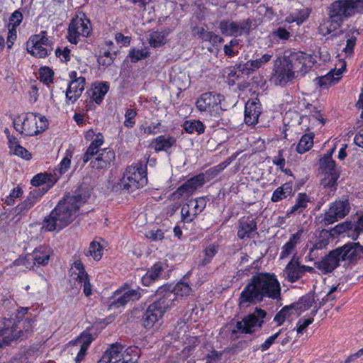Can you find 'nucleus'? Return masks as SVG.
Segmentation results:
<instances>
[{"instance_id":"f257e3e1","label":"nucleus","mask_w":363,"mask_h":363,"mask_svg":"<svg viewBox=\"0 0 363 363\" xmlns=\"http://www.w3.org/2000/svg\"><path fill=\"white\" fill-rule=\"evenodd\" d=\"M280 294V284L274 274L257 273L251 277L242 291L239 306L247 308L262 301L264 298L277 299Z\"/></svg>"},{"instance_id":"f03ea898","label":"nucleus","mask_w":363,"mask_h":363,"mask_svg":"<svg viewBox=\"0 0 363 363\" xmlns=\"http://www.w3.org/2000/svg\"><path fill=\"white\" fill-rule=\"evenodd\" d=\"M89 195L78 190L73 195L61 199L50 213L45 217L43 228L46 231H60L69 225L78 216L79 208L85 203Z\"/></svg>"},{"instance_id":"7ed1b4c3","label":"nucleus","mask_w":363,"mask_h":363,"mask_svg":"<svg viewBox=\"0 0 363 363\" xmlns=\"http://www.w3.org/2000/svg\"><path fill=\"white\" fill-rule=\"evenodd\" d=\"M363 13V0H336L328 8V20L318 27L319 34L325 36L340 28L344 21Z\"/></svg>"},{"instance_id":"20e7f679","label":"nucleus","mask_w":363,"mask_h":363,"mask_svg":"<svg viewBox=\"0 0 363 363\" xmlns=\"http://www.w3.org/2000/svg\"><path fill=\"white\" fill-rule=\"evenodd\" d=\"M230 162L224 161L208 169L205 174L200 173L184 182L182 185L179 186L170 195L172 200H179L183 197H189L191 196L199 188H201L205 184V177L208 179H212L216 177L222 171H223L228 165Z\"/></svg>"},{"instance_id":"39448f33","label":"nucleus","mask_w":363,"mask_h":363,"mask_svg":"<svg viewBox=\"0 0 363 363\" xmlns=\"http://www.w3.org/2000/svg\"><path fill=\"white\" fill-rule=\"evenodd\" d=\"M139 357L137 347H124L116 343L110 345L97 363H137Z\"/></svg>"},{"instance_id":"423d86ee","label":"nucleus","mask_w":363,"mask_h":363,"mask_svg":"<svg viewBox=\"0 0 363 363\" xmlns=\"http://www.w3.org/2000/svg\"><path fill=\"white\" fill-rule=\"evenodd\" d=\"M14 128L26 136H33L44 131L48 127V121L44 116L34 113H28L22 119L20 116L13 121Z\"/></svg>"},{"instance_id":"0eeeda50","label":"nucleus","mask_w":363,"mask_h":363,"mask_svg":"<svg viewBox=\"0 0 363 363\" xmlns=\"http://www.w3.org/2000/svg\"><path fill=\"white\" fill-rule=\"evenodd\" d=\"M320 169L323 174L321 179V185L328 189L329 194H334L337 190V181L340 177V167L335 164V162L331 158V154H325L320 160Z\"/></svg>"},{"instance_id":"6e6552de","label":"nucleus","mask_w":363,"mask_h":363,"mask_svg":"<svg viewBox=\"0 0 363 363\" xmlns=\"http://www.w3.org/2000/svg\"><path fill=\"white\" fill-rule=\"evenodd\" d=\"M224 96L213 91L205 92L199 96L196 101L197 109L207 115L218 118L226 109L223 108Z\"/></svg>"},{"instance_id":"1a4fd4ad","label":"nucleus","mask_w":363,"mask_h":363,"mask_svg":"<svg viewBox=\"0 0 363 363\" xmlns=\"http://www.w3.org/2000/svg\"><path fill=\"white\" fill-rule=\"evenodd\" d=\"M147 182V172L142 164L127 167L121 180V187L133 192L146 185Z\"/></svg>"},{"instance_id":"9d476101","label":"nucleus","mask_w":363,"mask_h":363,"mask_svg":"<svg viewBox=\"0 0 363 363\" xmlns=\"http://www.w3.org/2000/svg\"><path fill=\"white\" fill-rule=\"evenodd\" d=\"M266 315L265 311L256 308L252 313L236 322L235 328L232 330V334H252L262 327Z\"/></svg>"},{"instance_id":"9b49d317","label":"nucleus","mask_w":363,"mask_h":363,"mask_svg":"<svg viewBox=\"0 0 363 363\" xmlns=\"http://www.w3.org/2000/svg\"><path fill=\"white\" fill-rule=\"evenodd\" d=\"M340 261L345 263L355 264L363 258V245L359 242H348L335 249Z\"/></svg>"},{"instance_id":"f8f14e48","label":"nucleus","mask_w":363,"mask_h":363,"mask_svg":"<svg viewBox=\"0 0 363 363\" xmlns=\"http://www.w3.org/2000/svg\"><path fill=\"white\" fill-rule=\"evenodd\" d=\"M332 231L336 235H343L352 240L358 239L363 233V213L358 216L357 220H346L335 225Z\"/></svg>"},{"instance_id":"ddd939ff","label":"nucleus","mask_w":363,"mask_h":363,"mask_svg":"<svg viewBox=\"0 0 363 363\" xmlns=\"http://www.w3.org/2000/svg\"><path fill=\"white\" fill-rule=\"evenodd\" d=\"M350 211V204L347 199H340L330 203L324 213L322 221L325 225L333 224L339 219L345 218Z\"/></svg>"},{"instance_id":"4468645a","label":"nucleus","mask_w":363,"mask_h":363,"mask_svg":"<svg viewBox=\"0 0 363 363\" xmlns=\"http://www.w3.org/2000/svg\"><path fill=\"white\" fill-rule=\"evenodd\" d=\"M91 30L90 21L87 18H74L71 21L68 28V40L77 45L80 37L86 38Z\"/></svg>"},{"instance_id":"2eb2a0df","label":"nucleus","mask_w":363,"mask_h":363,"mask_svg":"<svg viewBox=\"0 0 363 363\" xmlns=\"http://www.w3.org/2000/svg\"><path fill=\"white\" fill-rule=\"evenodd\" d=\"M23 323V320L16 322L12 318L4 319L2 325H0V347L10 344L18 337L21 332V325Z\"/></svg>"},{"instance_id":"dca6fc26","label":"nucleus","mask_w":363,"mask_h":363,"mask_svg":"<svg viewBox=\"0 0 363 363\" xmlns=\"http://www.w3.org/2000/svg\"><path fill=\"white\" fill-rule=\"evenodd\" d=\"M250 26L251 23L248 19L240 21L225 19L220 22L218 28L223 35L236 38L242 35H248Z\"/></svg>"},{"instance_id":"f3484780","label":"nucleus","mask_w":363,"mask_h":363,"mask_svg":"<svg viewBox=\"0 0 363 363\" xmlns=\"http://www.w3.org/2000/svg\"><path fill=\"white\" fill-rule=\"evenodd\" d=\"M285 57L291 62L295 73H301L302 75L307 73L315 62L312 55L300 51L293 52Z\"/></svg>"},{"instance_id":"a211bd4d","label":"nucleus","mask_w":363,"mask_h":363,"mask_svg":"<svg viewBox=\"0 0 363 363\" xmlns=\"http://www.w3.org/2000/svg\"><path fill=\"white\" fill-rule=\"evenodd\" d=\"M284 56L279 64L274 65L273 79L277 85L284 86L296 77L294 69Z\"/></svg>"},{"instance_id":"6ab92c4d","label":"nucleus","mask_w":363,"mask_h":363,"mask_svg":"<svg viewBox=\"0 0 363 363\" xmlns=\"http://www.w3.org/2000/svg\"><path fill=\"white\" fill-rule=\"evenodd\" d=\"M141 297L140 289H131L125 285L123 287L116 290L113 300L111 301L110 307L111 308H118L124 307L128 303L139 300Z\"/></svg>"},{"instance_id":"aec40b11","label":"nucleus","mask_w":363,"mask_h":363,"mask_svg":"<svg viewBox=\"0 0 363 363\" xmlns=\"http://www.w3.org/2000/svg\"><path fill=\"white\" fill-rule=\"evenodd\" d=\"M155 294L158 298L155 302L162 308V309L164 313L169 308L176 306L179 301L169 286L164 285L159 287Z\"/></svg>"},{"instance_id":"412c9836","label":"nucleus","mask_w":363,"mask_h":363,"mask_svg":"<svg viewBox=\"0 0 363 363\" xmlns=\"http://www.w3.org/2000/svg\"><path fill=\"white\" fill-rule=\"evenodd\" d=\"M92 341L93 337L90 333H82L76 340L69 342L72 347V353L77 352L76 362L79 363L84 359Z\"/></svg>"},{"instance_id":"4be33fe9","label":"nucleus","mask_w":363,"mask_h":363,"mask_svg":"<svg viewBox=\"0 0 363 363\" xmlns=\"http://www.w3.org/2000/svg\"><path fill=\"white\" fill-rule=\"evenodd\" d=\"M49 191V187L32 189L26 199L16 208L18 214H24L40 201L43 195Z\"/></svg>"},{"instance_id":"5701e85b","label":"nucleus","mask_w":363,"mask_h":363,"mask_svg":"<svg viewBox=\"0 0 363 363\" xmlns=\"http://www.w3.org/2000/svg\"><path fill=\"white\" fill-rule=\"evenodd\" d=\"M162 308L155 301L148 306L142 317V324L145 328H152L162 319L165 313Z\"/></svg>"},{"instance_id":"b1692460","label":"nucleus","mask_w":363,"mask_h":363,"mask_svg":"<svg viewBox=\"0 0 363 363\" xmlns=\"http://www.w3.org/2000/svg\"><path fill=\"white\" fill-rule=\"evenodd\" d=\"M71 276L79 283L83 284L84 294L86 296L91 294V286L89 282V277L85 271L84 266L81 260L74 261L71 268Z\"/></svg>"},{"instance_id":"393cba45","label":"nucleus","mask_w":363,"mask_h":363,"mask_svg":"<svg viewBox=\"0 0 363 363\" xmlns=\"http://www.w3.org/2000/svg\"><path fill=\"white\" fill-rule=\"evenodd\" d=\"M262 113V105L257 99L247 101L245 106V122L247 125H255Z\"/></svg>"},{"instance_id":"a878e982","label":"nucleus","mask_w":363,"mask_h":363,"mask_svg":"<svg viewBox=\"0 0 363 363\" xmlns=\"http://www.w3.org/2000/svg\"><path fill=\"white\" fill-rule=\"evenodd\" d=\"M340 262L337 253L335 250H333L320 261L315 262L314 266L323 274H326L331 273L339 267Z\"/></svg>"},{"instance_id":"bb28decb","label":"nucleus","mask_w":363,"mask_h":363,"mask_svg":"<svg viewBox=\"0 0 363 363\" xmlns=\"http://www.w3.org/2000/svg\"><path fill=\"white\" fill-rule=\"evenodd\" d=\"M284 276L289 282L294 283L303 276L302 264L299 257L294 255L284 269Z\"/></svg>"},{"instance_id":"cd10ccee","label":"nucleus","mask_w":363,"mask_h":363,"mask_svg":"<svg viewBox=\"0 0 363 363\" xmlns=\"http://www.w3.org/2000/svg\"><path fill=\"white\" fill-rule=\"evenodd\" d=\"M177 144L175 137L170 135H161L153 138L150 142V147L156 152H165L169 155L171 153V148Z\"/></svg>"},{"instance_id":"c85d7f7f","label":"nucleus","mask_w":363,"mask_h":363,"mask_svg":"<svg viewBox=\"0 0 363 363\" xmlns=\"http://www.w3.org/2000/svg\"><path fill=\"white\" fill-rule=\"evenodd\" d=\"M115 160V152L111 148H104L96 155L94 160H91V165L97 169L109 168Z\"/></svg>"},{"instance_id":"c756f323","label":"nucleus","mask_w":363,"mask_h":363,"mask_svg":"<svg viewBox=\"0 0 363 363\" xmlns=\"http://www.w3.org/2000/svg\"><path fill=\"white\" fill-rule=\"evenodd\" d=\"M85 77L81 76L79 80L70 81L66 90V99L72 104L81 96L85 86Z\"/></svg>"},{"instance_id":"7c9ffc66","label":"nucleus","mask_w":363,"mask_h":363,"mask_svg":"<svg viewBox=\"0 0 363 363\" xmlns=\"http://www.w3.org/2000/svg\"><path fill=\"white\" fill-rule=\"evenodd\" d=\"M335 235V234H334L332 230L329 231L328 230H322L318 236L308 242L306 247H311L317 252L320 250H323L328 246L332 236Z\"/></svg>"},{"instance_id":"2f4dec72","label":"nucleus","mask_w":363,"mask_h":363,"mask_svg":"<svg viewBox=\"0 0 363 363\" xmlns=\"http://www.w3.org/2000/svg\"><path fill=\"white\" fill-rule=\"evenodd\" d=\"M257 222L255 219L250 217L240 219L238 224V237L240 240L250 238L252 234L257 230Z\"/></svg>"},{"instance_id":"473e14b6","label":"nucleus","mask_w":363,"mask_h":363,"mask_svg":"<svg viewBox=\"0 0 363 363\" xmlns=\"http://www.w3.org/2000/svg\"><path fill=\"white\" fill-rule=\"evenodd\" d=\"M57 182V177L52 174L40 173L33 177L30 184L33 189H42L49 187V190Z\"/></svg>"},{"instance_id":"72a5a7b5","label":"nucleus","mask_w":363,"mask_h":363,"mask_svg":"<svg viewBox=\"0 0 363 363\" xmlns=\"http://www.w3.org/2000/svg\"><path fill=\"white\" fill-rule=\"evenodd\" d=\"M303 229H299L296 233L291 235L289 240L281 247L280 259L288 257L295 250L296 245L301 242Z\"/></svg>"},{"instance_id":"f704fd0d","label":"nucleus","mask_w":363,"mask_h":363,"mask_svg":"<svg viewBox=\"0 0 363 363\" xmlns=\"http://www.w3.org/2000/svg\"><path fill=\"white\" fill-rule=\"evenodd\" d=\"M310 199L305 193H299L296 198L294 206L286 213V216L290 218L292 216L300 215L308 208Z\"/></svg>"},{"instance_id":"c9c22d12","label":"nucleus","mask_w":363,"mask_h":363,"mask_svg":"<svg viewBox=\"0 0 363 363\" xmlns=\"http://www.w3.org/2000/svg\"><path fill=\"white\" fill-rule=\"evenodd\" d=\"M164 270V264L161 262L155 263L142 277L143 285L149 286L157 281Z\"/></svg>"},{"instance_id":"e433bc0d","label":"nucleus","mask_w":363,"mask_h":363,"mask_svg":"<svg viewBox=\"0 0 363 363\" xmlns=\"http://www.w3.org/2000/svg\"><path fill=\"white\" fill-rule=\"evenodd\" d=\"M51 254L52 250L48 246H40L35 248L31 255L33 264L43 266L48 264Z\"/></svg>"},{"instance_id":"4c0bfd02","label":"nucleus","mask_w":363,"mask_h":363,"mask_svg":"<svg viewBox=\"0 0 363 363\" xmlns=\"http://www.w3.org/2000/svg\"><path fill=\"white\" fill-rule=\"evenodd\" d=\"M294 194L293 184L291 182H286L273 191L271 196V201L277 203L287 197H291Z\"/></svg>"},{"instance_id":"58836bf2","label":"nucleus","mask_w":363,"mask_h":363,"mask_svg":"<svg viewBox=\"0 0 363 363\" xmlns=\"http://www.w3.org/2000/svg\"><path fill=\"white\" fill-rule=\"evenodd\" d=\"M104 136L99 133L96 135L95 139L91 143L83 156L84 163H86L91 160L94 155H97L101 151V146L104 144Z\"/></svg>"},{"instance_id":"ea45409f","label":"nucleus","mask_w":363,"mask_h":363,"mask_svg":"<svg viewBox=\"0 0 363 363\" xmlns=\"http://www.w3.org/2000/svg\"><path fill=\"white\" fill-rule=\"evenodd\" d=\"M109 84L107 82L95 84L91 89V97L97 104H100L108 91Z\"/></svg>"},{"instance_id":"a19ab883","label":"nucleus","mask_w":363,"mask_h":363,"mask_svg":"<svg viewBox=\"0 0 363 363\" xmlns=\"http://www.w3.org/2000/svg\"><path fill=\"white\" fill-rule=\"evenodd\" d=\"M314 134L313 133L303 135L296 145V151L299 154H303L309 151L313 146Z\"/></svg>"},{"instance_id":"79ce46f5","label":"nucleus","mask_w":363,"mask_h":363,"mask_svg":"<svg viewBox=\"0 0 363 363\" xmlns=\"http://www.w3.org/2000/svg\"><path fill=\"white\" fill-rule=\"evenodd\" d=\"M73 152L71 150H67L65 157L58 165V167L53 171V175L57 177V180L62 174L67 172L71 164Z\"/></svg>"},{"instance_id":"37998d69","label":"nucleus","mask_w":363,"mask_h":363,"mask_svg":"<svg viewBox=\"0 0 363 363\" xmlns=\"http://www.w3.org/2000/svg\"><path fill=\"white\" fill-rule=\"evenodd\" d=\"M206 203V197L205 196L191 199L189 201L188 203L189 206H194L192 208V217L189 219V221H193V220L205 209Z\"/></svg>"},{"instance_id":"c03bdc74","label":"nucleus","mask_w":363,"mask_h":363,"mask_svg":"<svg viewBox=\"0 0 363 363\" xmlns=\"http://www.w3.org/2000/svg\"><path fill=\"white\" fill-rule=\"evenodd\" d=\"M311 12V9L309 8L298 10L296 12L292 13L288 16L286 17V21L289 23L295 22L298 25H300L308 19Z\"/></svg>"},{"instance_id":"a18cd8bd","label":"nucleus","mask_w":363,"mask_h":363,"mask_svg":"<svg viewBox=\"0 0 363 363\" xmlns=\"http://www.w3.org/2000/svg\"><path fill=\"white\" fill-rule=\"evenodd\" d=\"M184 129L188 133L191 134L196 132L198 135H201L205 131V125L199 120L186 121L184 123Z\"/></svg>"},{"instance_id":"49530a36","label":"nucleus","mask_w":363,"mask_h":363,"mask_svg":"<svg viewBox=\"0 0 363 363\" xmlns=\"http://www.w3.org/2000/svg\"><path fill=\"white\" fill-rule=\"evenodd\" d=\"M87 257H92L95 260L99 261L101 259L103 255L102 245L95 240L91 242L89 249L84 252Z\"/></svg>"},{"instance_id":"de8ad7c7","label":"nucleus","mask_w":363,"mask_h":363,"mask_svg":"<svg viewBox=\"0 0 363 363\" xmlns=\"http://www.w3.org/2000/svg\"><path fill=\"white\" fill-rule=\"evenodd\" d=\"M315 303V296L314 294H308L303 296H302L298 302L294 305V308L296 306V308L300 310L301 311H304L310 308Z\"/></svg>"},{"instance_id":"09e8293b","label":"nucleus","mask_w":363,"mask_h":363,"mask_svg":"<svg viewBox=\"0 0 363 363\" xmlns=\"http://www.w3.org/2000/svg\"><path fill=\"white\" fill-rule=\"evenodd\" d=\"M149 43L153 48H158L165 44V35L163 32L152 31L149 35Z\"/></svg>"},{"instance_id":"8fccbe9b","label":"nucleus","mask_w":363,"mask_h":363,"mask_svg":"<svg viewBox=\"0 0 363 363\" xmlns=\"http://www.w3.org/2000/svg\"><path fill=\"white\" fill-rule=\"evenodd\" d=\"M172 291L175 294L176 297L186 296L190 294L191 291V286L184 281L178 282L172 289Z\"/></svg>"},{"instance_id":"3c124183","label":"nucleus","mask_w":363,"mask_h":363,"mask_svg":"<svg viewBox=\"0 0 363 363\" xmlns=\"http://www.w3.org/2000/svg\"><path fill=\"white\" fill-rule=\"evenodd\" d=\"M150 53L147 48L135 49L130 50L128 57L132 62H137L141 60L146 59L149 57Z\"/></svg>"},{"instance_id":"603ef678","label":"nucleus","mask_w":363,"mask_h":363,"mask_svg":"<svg viewBox=\"0 0 363 363\" xmlns=\"http://www.w3.org/2000/svg\"><path fill=\"white\" fill-rule=\"evenodd\" d=\"M28 52H30L32 55L40 57V58H44L46 56H48L50 51H48L45 48L43 47V45H30L28 46Z\"/></svg>"},{"instance_id":"864d4df0","label":"nucleus","mask_w":363,"mask_h":363,"mask_svg":"<svg viewBox=\"0 0 363 363\" xmlns=\"http://www.w3.org/2000/svg\"><path fill=\"white\" fill-rule=\"evenodd\" d=\"M54 72L48 67H43L39 69V79L45 84H50L53 81Z\"/></svg>"},{"instance_id":"5fc2aeb1","label":"nucleus","mask_w":363,"mask_h":363,"mask_svg":"<svg viewBox=\"0 0 363 363\" xmlns=\"http://www.w3.org/2000/svg\"><path fill=\"white\" fill-rule=\"evenodd\" d=\"M49 39L47 37V32L46 31H41L40 34L38 35H32L28 41V46L30 45H49Z\"/></svg>"},{"instance_id":"6e6d98bb","label":"nucleus","mask_w":363,"mask_h":363,"mask_svg":"<svg viewBox=\"0 0 363 363\" xmlns=\"http://www.w3.org/2000/svg\"><path fill=\"white\" fill-rule=\"evenodd\" d=\"M218 250V245L216 243L209 244L204 249L205 257L203 259V264L211 262L212 258L217 254Z\"/></svg>"},{"instance_id":"4d7b16f0","label":"nucleus","mask_w":363,"mask_h":363,"mask_svg":"<svg viewBox=\"0 0 363 363\" xmlns=\"http://www.w3.org/2000/svg\"><path fill=\"white\" fill-rule=\"evenodd\" d=\"M272 52L264 54L261 57L256 60H252L251 66L255 69V71H257L259 68L268 64L272 60Z\"/></svg>"},{"instance_id":"13d9d810","label":"nucleus","mask_w":363,"mask_h":363,"mask_svg":"<svg viewBox=\"0 0 363 363\" xmlns=\"http://www.w3.org/2000/svg\"><path fill=\"white\" fill-rule=\"evenodd\" d=\"M137 111L135 109L128 108L125 113L124 125L128 128H133L135 124V117Z\"/></svg>"},{"instance_id":"bf43d9fd","label":"nucleus","mask_w":363,"mask_h":363,"mask_svg":"<svg viewBox=\"0 0 363 363\" xmlns=\"http://www.w3.org/2000/svg\"><path fill=\"white\" fill-rule=\"evenodd\" d=\"M294 308V306L284 307L279 313L276 314L274 318V321L276 322L278 325H281L289 316V310Z\"/></svg>"},{"instance_id":"052dcab7","label":"nucleus","mask_w":363,"mask_h":363,"mask_svg":"<svg viewBox=\"0 0 363 363\" xmlns=\"http://www.w3.org/2000/svg\"><path fill=\"white\" fill-rule=\"evenodd\" d=\"M347 44L344 48V52L347 57L350 56L353 53L354 48L356 45L357 38L353 35L347 34Z\"/></svg>"},{"instance_id":"680f3d73","label":"nucleus","mask_w":363,"mask_h":363,"mask_svg":"<svg viewBox=\"0 0 363 363\" xmlns=\"http://www.w3.org/2000/svg\"><path fill=\"white\" fill-rule=\"evenodd\" d=\"M23 20V14L19 10L15 11L9 18V23L8 27L16 28Z\"/></svg>"},{"instance_id":"e2e57ef3","label":"nucleus","mask_w":363,"mask_h":363,"mask_svg":"<svg viewBox=\"0 0 363 363\" xmlns=\"http://www.w3.org/2000/svg\"><path fill=\"white\" fill-rule=\"evenodd\" d=\"M23 194V190L21 188L17 186L13 188L10 192L9 195L6 196L5 203L7 205L11 206L14 203L15 199L21 197Z\"/></svg>"},{"instance_id":"0e129e2a","label":"nucleus","mask_w":363,"mask_h":363,"mask_svg":"<svg viewBox=\"0 0 363 363\" xmlns=\"http://www.w3.org/2000/svg\"><path fill=\"white\" fill-rule=\"evenodd\" d=\"M55 55L62 62H67L70 60V50L67 47H65L62 50L58 48L55 50Z\"/></svg>"},{"instance_id":"69168bd1","label":"nucleus","mask_w":363,"mask_h":363,"mask_svg":"<svg viewBox=\"0 0 363 363\" xmlns=\"http://www.w3.org/2000/svg\"><path fill=\"white\" fill-rule=\"evenodd\" d=\"M146 237L150 241L162 240L164 238V232L162 230H151L146 233Z\"/></svg>"},{"instance_id":"338daca9","label":"nucleus","mask_w":363,"mask_h":363,"mask_svg":"<svg viewBox=\"0 0 363 363\" xmlns=\"http://www.w3.org/2000/svg\"><path fill=\"white\" fill-rule=\"evenodd\" d=\"M284 150H279L277 155L272 158V163L277 166L279 169H282L286 164V160L283 155Z\"/></svg>"},{"instance_id":"774afa93","label":"nucleus","mask_w":363,"mask_h":363,"mask_svg":"<svg viewBox=\"0 0 363 363\" xmlns=\"http://www.w3.org/2000/svg\"><path fill=\"white\" fill-rule=\"evenodd\" d=\"M13 153L18 157H22L26 160H29L31 158V154L21 145L17 146L13 150Z\"/></svg>"}]
</instances>
